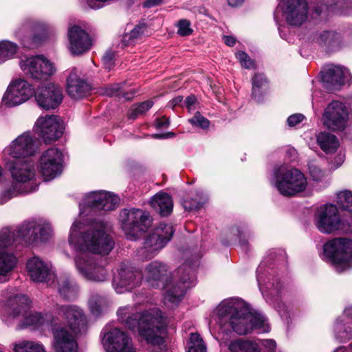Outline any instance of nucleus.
<instances>
[{"label": "nucleus", "instance_id": "1", "mask_svg": "<svg viewBox=\"0 0 352 352\" xmlns=\"http://www.w3.org/2000/svg\"><path fill=\"white\" fill-rule=\"evenodd\" d=\"M70 247L75 251V265L78 272L86 279L94 282H104L109 273L103 261L97 260L93 254L107 255L114 246V241L107 234L102 226H91L83 230L82 224L75 221L69 236Z\"/></svg>", "mask_w": 352, "mask_h": 352}, {"label": "nucleus", "instance_id": "2", "mask_svg": "<svg viewBox=\"0 0 352 352\" xmlns=\"http://www.w3.org/2000/svg\"><path fill=\"white\" fill-rule=\"evenodd\" d=\"M120 322L140 336L153 348L162 349L166 333V318L158 309L138 311L136 307L125 306L118 310Z\"/></svg>", "mask_w": 352, "mask_h": 352}, {"label": "nucleus", "instance_id": "3", "mask_svg": "<svg viewBox=\"0 0 352 352\" xmlns=\"http://www.w3.org/2000/svg\"><path fill=\"white\" fill-rule=\"evenodd\" d=\"M32 301L25 294L13 288L2 291L0 294V317L6 322L17 321L19 329H38L49 324L51 317L31 309Z\"/></svg>", "mask_w": 352, "mask_h": 352}, {"label": "nucleus", "instance_id": "4", "mask_svg": "<svg viewBox=\"0 0 352 352\" xmlns=\"http://www.w3.org/2000/svg\"><path fill=\"white\" fill-rule=\"evenodd\" d=\"M57 320H61L62 323L55 319L52 321L54 350L56 352H78V345L73 333L62 324H67L76 334L85 333L87 321L82 310L76 305H63L57 308Z\"/></svg>", "mask_w": 352, "mask_h": 352}, {"label": "nucleus", "instance_id": "5", "mask_svg": "<svg viewBox=\"0 0 352 352\" xmlns=\"http://www.w3.org/2000/svg\"><path fill=\"white\" fill-rule=\"evenodd\" d=\"M217 316L221 322H228L234 331L239 335H245L253 329L259 333L270 331V326L265 316L258 312H252L241 299L231 298L223 300L217 308Z\"/></svg>", "mask_w": 352, "mask_h": 352}, {"label": "nucleus", "instance_id": "6", "mask_svg": "<svg viewBox=\"0 0 352 352\" xmlns=\"http://www.w3.org/2000/svg\"><path fill=\"white\" fill-rule=\"evenodd\" d=\"M6 164L10 172L13 182L0 193V205L14 197L34 192L38 188V185L34 182L36 170L32 161H8Z\"/></svg>", "mask_w": 352, "mask_h": 352}, {"label": "nucleus", "instance_id": "7", "mask_svg": "<svg viewBox=\"0 0 352 352\" xmlns=\"http://www.w3.org/2000/svg\"><path fill=\"white\" fill-rule=\"evenodd\" d=\"M272 184L285 197H294L307 190V179L300 170L280 166L274 168Z\"/></svg>", "mask_w": 352, "mask_h": 352}, {"label": "nucleus", "instance_id": "8", "mask_svg": "<svg viewBox=\"0 0 352 352\" xmlns=\"http://www.w3.org/2000/svg\"><path fill=\"white\" fill-rule=\"evenodd\" d=\"M197 266V262L192 264L185 263L177 268L175 282L167 289L164 295V302L167 307L173 309L177 307L184 296L186 290L195 285L194 270Z\"/></svg>", "mask_w": 352, "mask_h": 352}, {"label": "nucleus", "instance_id": "9", "mask_svg": "<svg viewBox=\"0 0 352 352\" xmlns=\"http://www.w3.org/2000/svg\"><path fill=\"white\" fill-rule=\"evenodd\" d=\"M323 259L330 263L338 272L352 267V239H333L323 245Z\"/></svg>", "mask_w": 352, "mask_h": 352}, {"label": "nucleus", "instance_id": "10", "mask_svg": "<svg viewBox=\"0 0 352 352\" xmlns=\"http://www.w3.org/2000/svg\"><path fill=\"white\" fill-rule=\"evenodd\" d=\"M53 231L50 223L44 219H32L23 222L16 229L12 230L13 241L32 243L40 241L45 242L52 236Z\"/></svg>", "mask_w": 352, "mask_h": 352}, {"label": "nucleus", "instance_id": "11", "mask_svg": "<svg viewBox=\"0 0 352 352\" xmlns=\"http://www.w3.org/2000/svg\"><path fill=\"white\" fill-rule=\"evenodd\" d=\"M120 220L126 238L131 241L137 240L151 223L148 212L135 208L122 210Z\"/></svg>", "mask_w": 352, "mask_h": 352}, {"label": "nucleus", "instance_id": "12", "mask_svg": "<svg viewBox=\"0 0 352 352\" xmlns=\"http://www.w3.org/2000/svg\"><path fill=\"white\" fill-rule=\"evenodd\" d=\"M173 233L172 225L160 223L145 238L142 247L138 250L139 258L142 260L153 258L170 240Z\"/></svg>", "mask_w": 352, "mask_h": 352}, {"label": "nucleus", "instance_id": "13", "mask_svg": "<svg viewBox=\"0 0 352 352\" xmlns=\"http://www.w3.org/2000/svg\"><path fill=\"white\" fill-rule=\"evenodd\" d=\"M279 12L285 23L292 27H300L309 19V6L306 0H281L274 13L277 21Z\"/></svg>", "mask_w": 352, "mask_h": 352}, {"label": "nucleus", "instance_id": "14", "mask_svg": "<svg viewBox=\"0 0 352 352\" xmlns=\"http://www.w3.org/2000/svg\"><path fill=\"white\" fill-rule=\"evenodd\" d=\"M322 120L323 125L329 130L342 131L349 124V110L343 102L333 100L324 109Z\"/></svg>", "mask_w": 352, "mask_h": 352}, {"label": "nucleus", "instance_id": "15", "mask_svg": "<svg viewBox=\"0 0 352 352\" xmlns=\"http://www.w3.org/2000/svg\"><path fill=\"white\" fill-rule=\"evenodd\" d=\"M36 151L34 140L30 133L25 132L12 141L3 149V155L6 163L8 161L29 160L28 157L34 155Z\"/></svg>", "mask_w": 352, "mask_h": 352}, {"label": "nucleus", "instance_id": "16", "mask_svg": "<svg viewBox=\"0 0 352 352\" xmlns=\"http://www.w3.org/2000/svg\"><path fill=\"white\" fill-rule=\"evenodd\" d=\"M142 279L141 271L129 263H123L119 265L117 273L114 274L113 287L117 293L122 294L140 286Z\"/></svg>", "mask_w": 352, "mask_h": 352}, {"label": "nucleus", "instance_id": "17", "mask_svg": "<svg viewBox=\"0 0 352 352\" xmlns=\"http://www.w3.org/2000/svg\"><path fill=\"white\" fill-rule=\"evenodd\" d=\"M13 242L17 241H13L11 229L3 228L0 231V283L6 282L10 279L12 271L17 265L18 260L16 256L4 250Z\"/></svg>", "mask_w": 352, "mask_h": 352}, {"label": "nucleus", "instance_id": "18", "mask_svg": "<svg viewBox=\"0 0 352 352\" xmlns=\"http://www.w3.org/2000/svg\"><path fill=\"white\" fill-rule=\"evenodd\" d=\"M35 93L34 87L26 80L21 78L14 79L9 84L3 96L2 102L8 107L18 106L35 96Z\"/></svg>", "mask_w": 352, "mask_h": 352}, {"label": "nucleus", "instance_id": "19", "mask_svg": "<svg viewBox=\"0 0 352 352\" xmlns=\"http://www.w3.org/2000/svg\"><path fill=\"white\" fill-rule=\"evenodd\" d=\"M119 197L110 192L96 190L87 193L80 203V214L85 212L83 206L89 207L96 210L111 211L115 210L119 205Z\"/></svg>", "mask_w": 352, "mask_h": 352}, {"label": "nucleus", "instance_id": "20", "mask_svg": "<svg viewBox=\"0 0 352 352\" xmlns=\"http://www.w3.org/2000/svg\"><path fill=\"white\" fill-rule=\"evenodd\" d=\"M263 271V267L261 265L256 270L257 281L261 292L265 298L266 302L270 305H273L282 318L287 317L285 305L283 302L280 301V298L283 292L281 283L278 280H276V283H269L265 285Z\"/></svg>", "mask_w": 352, "mask_h": 352}, {"label": "nucleus", "instance_id": "21", "mask_svg": "<svg viewBox=\"0 0 352 352\" xmlns=\"http://www.w3.org/2000/svg\"><path fill=\"white\" fill-rule=\"evenodd\" d=\"M34 129L45 144H50L61 137L64 128L58 116L46 115L37 119Z\"/></svg>", "mask_w": 352, "mask_h": 352}, {"label": "nucleus", "instance_id": "22", "mask_svg": "<svg viewBox=\"0 0 352 352\" xmlns=\"http://www.w3.org/2000/svg\"><path fill=\"white\" fill-rule=\"evenodd\" d=\"M63 154L56 148L44 151L39 159V171L44 180L50 181L59 175L63 169Z\"/></svg>", "mask_w": 352, "mask_h": 352}, {"label": "nucleus", "instance_id": "23", "mask_svg": "<svg viewBox=\"0 0 352 352\" xmlns=\"http://www.w3.org/2000/svg\"><path fill=\"white\" fill-rule=\"evenodd\" d=\"M341 219L336 206L327 204L321 206L316 214L315 224L319 231L330 234L340 229Z\"/></svg>", "mask_w": 352, "mask_h": 352}, {"label": "nucleus", "instance_id": "24", "mask_svg": "<svg viewBox=\"0 0 352 352\" xmlns=\"http://www.w3.org/2000/svg\"><path fill=\"white\" fill-rule=\"evenodd\" d=\"M102 344L107 352H136L131 338L118 328L104 333Z\"/></svg>", "mask_w": 352, "mask_h": 352}, {"label": "nucleus", "instance_id": "25", "mask_svg": "<svg viewBox=\"0 0 352 352\" xmlns=\"http://www.w3.org/2000/svg\"><path fill=\"white\" fill-rule=\"evenodd\" d=\"M21 68L26 76L35 80H46L55 72L53 65L42 56L29 57L21 61Z\"/></svg>", "mask_w": 352, "mask_h": 352}, {"label": "nucleus", "instance_id": "26", "mask_svg": "<svg viewBox=\"0 0 352 352\" xmlns=\"http://www.w3.org/2000/svg\"><path fill=\"white\" fill-rule=\"evenodd\" d=\"M68 49L73 55H80L90 50L92 43L89 34L78 25L68 28Z\"/></svg>", "mask_w": 352, "mask_h": 352}, {"label": "nucleus", "instance_id": "27", "mask_svg": "<svg viewBox=\"0 0 352 352\" xmlns=\"http://www.w3.org/2000/svg\"><path fill=\"white\" fill-rule=\"evenodd\" d=\"M321 78L324 86L330 90L352 82V76L347 69L333 65L321 72Z\"/></svg>", "mask_w": 352, "mask_h": 352}, {"label": "nucleus", "instance_id": "28", "mask_svg": "<svg viewBox=\"0 0 352 352\" xmlns=\"http://www.w3.org/2000/svg\"><path fill=\"white\" fill-rule=\"evenodd\" d=\"M35 98L41 107L45 109H54L63 100V91L58 85L49 83L35 93Z\"/></svg>", "mask_w": 352, "mask_h": 352}, {"label": "nucleus", "instance_id": "29", "mask_svg": "<svg viewBox=\"0 0 352 352\" xmlns=\"http://www.w3.org/2000/svg\"><path fill=\"white\" fill-rule=\"evenodd\" d=\"M26 270L28 275L34 282H48L54 278L50 265L38 256H33L27 261Z\"/></svg>", "mask_w": 352, "mask_h": 352}, {"label": "nucleus", "instance_id": "30", "mask_svg": "<svg viewBox=\"0 0 352 352\" xmlns=\"http://www.w3.org/2000/svg\"><path fill=\"white\" fill-rule=\"evenodd\" d=\"M168 274L169 268L166 263L154 261L146 265L142 275L151 286L158 287L162 284L165 287L168 278Z\"/></svg>", "mask_w": 352, "mask_h": 352}, {"label": "nucleus", "instance_id": "31", "mask_svg": "<svg viewBox=\"0 0 352 352\" xmlns=\"http://www.w3.org/2000/svg\"><path fill=\"white\" fill-rule=\"evenodd\" d=\"M39 25L38 23L28 20L15 31L16 37L24 47L33 48L40 43L41 39L36 36H32V33L36 31Z\"/></svg>", "mask_w": 352, "mask_h": 352}, {"label": "nucleus", "instance_id": "32", "mask_svg": "<svg viewBox=\"0 0 352 352\" xmlns=\"http://www.w3.org/2000/svg\"><path fill=\"white\" fill-rule=\"evenodd\" d=\"M67 91L75 99L85 97L90 91L89 85L77 76L76 69H73L67 80Z\"/></svg>", "mask_w": 352, "mask_h": 352}, {"label": "nucleus", "instance_id": "33", "mask_svg": "<svg viewBox=\"0 0 352 352\" xmlns=\"http://www.w3.org/2000/svg\"><path fill=\"white\" fill-rule=\"evenodd\" d=\"M150 204L162 216H168L173 211L172 197L164 192H160L154 195L150 201Z\"/></svg>", "mask_w": 352, "mask_h": 352}, {"label": "nucleus", "instance_id": "34", "mask_svg": "<svg viewBox=\"0 0 352 352\" xmlns=\"http://www.w3.org/2000/svg\"><path fill=\"white\" fill-rule=\"evenodd\" d=\"M316 41L327 52L338 50L340 47V35L333 31H323L317 34Z\"/></svg>", "mask_w": 352, "mask_h": 352}, {"label": "nucleus", "instance_id": "35", "mask_svg": "<svg viewBox=\"0 0 352 352\" xmlns=\"http://www.w3.org/2000/svg\"><path fill=\"white\" fill-rule=\"evenodd\" d=\"M316 142L326 154L335 153L340 146L336 136L325 131L320 132L316 135Z\"/></svg>", "mask_w": 352, "mask_h": 352}, {"label": "nucleus", "instance_id": "36", "mask_svg": "<svg viewBox=\"0 0 352 352\" xmlns=\"http://www.w3.org/2000/svg\"><path fill=\"white\" fill-rule=\"evenodd\" d=\"M231 352H261L258 343L247 339H237L232 341L229 344Z\"/></svg>", "mask_w": 352, "mask_h": 352}, {"label": "nucleus", "instance_id": "37", "mask_svg": "<svg viewBox=\"0 0 352 352\" xmlns=\"http://www.w3.org/2000/svg\"><path fill=\"white\" fill-rule=\"evenodd\" d=\"M14 352H45L43 344L34 340H21L14 344Z\"/></svg>", "mask_w": 352, "mask_h": 352}, {"label": "nucleus", "instance_id": "38", "mask_svg": "<svg viewBox=\"0 0 352 352\" xmlns=\"http://www.w3.org/2000/svg\"><path fill=\"white\" fill-rule=\"evenodd\" d=\"M58 290L60 295L65 299H72L77 293L76 285L68 278H61L58 281Z\"/></svg>", "mask_w": 352, "mask_h": 352}, {"label": "nucleus", "instance_id": "39", "mask_svg": "<svg viewBox=\"0 0 352 352\" xmlns=\"http://www.w3.org/2000/svg\"><path fill=\"white\" fill-rule=\"evenodd\" d=\"M207 197L202 192H197L194 197L184 199L182 202L186 210H194L201 208L206 202Z\"/></svg>", "mask_w": 352, "mask_h": 352}, {"label": "nucleus", "instance_id": "40", "mask_svg": "<svg viewBox=\"0 0 352 352\" xmlns=\"http://www.w3.org/2000/svg\"><path fill=\"white\" fill-rule=\"evenodd\" d=\"M136 91L131 89L129 91H125L121 84H114L106 88L105 94L109 96H118L122 97L126 100L133 98Z\"/></svg>", "mask_w": 352, "mask_h": 352}, {"label": "nucleus", "instance_id": "41", "mask_svg": "<svg viewBox=\"0 0 352 352\" xmlns=\"http://www.w3.org/2000/svg\"><path fill=\"white\" fill-rule=\"evenodd\" d=\"M107 305L106 298L96 292L91 294L89 300V307L91 313L96 316L99 315Z\"/></svg>", "mask_w": 352, "mask_h": 352}, {"label": "nucleus", "instance_id": "42", "mask_svg": "<svg viewBox=\"0 0 352 352\" xmlns=\"http://www.w3.org/2000/svg\"><path fill=\"white\" fill-rule=\"evenodd\" d=\"M17 45L8 41L0 42V63L14 57L17 52Z\"/></svg>", "mask_w": 352, "mask_h": 352}, {"label": "nucleus", "instance_id": "43", "mask_svg": "<svg viewBox=\"0 0 352 352\" xmlns=\"http://www.w3.org/2000/svg\"><path fill=\"white\" fill-rule=\"evenodd\" d=\"M335 336L336 339L340 342H345L352 338V327L350 324L345 326L342 324L339 320H337L335 327Z\"/></svg>", "mask_w": 352, "mask_h": 352}, {"label": "nucleus", "instance_id": "44", "mask_svg": "<svg viewBox=\"0 0 352 352\" xmlns=\"http://www.w3.org/2000/svg\"><path fill=\"white\" fill-rule=\"evenodd\" d=\"M153 105V102L151 100H146L139 104H133L128 111L129 118L135 120L139 116L148 111Z\"/></svg>", "mask_w": 352, "mask_h": 352}, {"label": "nucleus", "instance_id": "45", "mask_svg": "<svg viewBox=\"0 0 352 352\" xmlns=\"http://www.w3.org/2000/svg\"><path fill=\"white\" fill-rule=\"evenodd\" d=\"M337 204L340 209L352 212V192L344 190L337 194Z\"/></svg>", "mask_w": 352, "mask_h": 352}, {"label": "nucleus", "instance_id": "46", "mask_svg": "<svg viewBox=\"0 0 352 352\" xmlns=\"http://www.w3.org/2000/svg\"><path fill=\"white\" fill-rule=\"evenodd\" d=\"M188 344V350L187 352H206V346L197 333H190Z\"/></svg>", "mask_w": 352, "mask_h": 352}, {"label": "nucleus", "instance_id": "47", "mask_svg": "<svg viewBox=\"0 0 352 352\" xmlns=\"http://www.w3.org/2000/svg\"><path fill=\"white\" fill-rule=\"evenodd\" d=\"M145 28L143 25L135 26L129 34L124 36L123 41L125 45H129L140 38L144 33Z\"/></svg>", "mask_w": 352, "mask_h": 352}, {"label": "nucleus", "instance_id": "48", "mask_svg": "<svg viewBox=\"0 0 352 352\" xmlns=\"http://www.w3.org/2000/svg\"><path fill=\"white\" fill-rule=\"evenodd\" d=\"M267 83L265 77L261 74H256L252 78V96L256 98L259 94V89Z\"/></svg>", "mask_w": 352, "mask_h": 352}, {"label": "nucleus", "instance_id": "49", "mask_svg": "<svg viewBox=\"0 0 352 352\" xmlns=\"http://www.w3.org/2000/svg\"><path fill=\"white\" fill-rule=\"evenodd\" d=\"M236 57L242 67L249 69H254L255 67L254 62L245 52L243 51L238 52L236 54Z\"/></svg>", "mask_w": 352, "mask_h": 352}, {"label": "nucleus", "instance_id": "50", "mask_svg": "<svg viewBox=\"0 0 352 352\" xmlns=\"http://www.w3.org/2000/svg\"><path fill=\"white\" fill-rule=\"evenodd\" d=\"M189 122L195 126L201 129H207L209 126V120L204 118L199 112H197L195 116L189 119Z\"/></svg>", "mask_w": 352, "mask_h": 352}, {"label": "nucleus", "instance_id": "51", "mask_svg": "<svg viewBox=\"0 0 352 352\" xmlns=\"http://www.w3.org/2000/svg\"><path fill=\"white\" fill-rule=\"evenodd\" d=\"M177 34L182 36H189L192 33L190 23L186 19L179 20L177 23Z\"/></svg>", "mask_w": 352, "mask_h": 352}, {"label": "nucleus", "instance_id": "52", "mask_svg": "<svg viewBox=\"0 0 352 352\" xmlns=\"http://www.w3.org/2000/svg\"><path fill=\"white\" fill-rule=\"evenodd\" d=\"M309 173L315 181L320 182L324 177V173L319 167L315 166H309Z\"/></svg>", "mask_w": 352, "mask_h": 352}, {"label": "nucleus", "instance_id": "53", "mask_svg": "<svg viewBox=\"0 0 352 352\" xmlns=\"http://www.w3.org/2000/svg\"><path fill=\"white\" fill-rule=\"evenodd\" d=\"M261 352H275L276 344L273 340H265L262 342Z\"/></svg>", "mask_w": 352, "mask_h": 352}, {"label": "nucleus", "instance_id": "54", "mask_svg": "<svg viewBox=\"0 0 352 352\" xmlns=\"http://www.w3.org/2000/svg\"><path fill=\"white\" fill-rule=\"evenodd\" d=\"M113 58L114 54L112 52H107L102 58L103 64L108 70L113 66Z\"/></svg>", "mask_w": 352, "mask_h": 352}, {"label": "nucleus", "instance_id": "55", "mask_svg": "<svg viewBox=\"0 0 352 352\" xmlns=\"http://www.w3.org/2000/svg\"><path fill=\"white\" fill-rule=\"evenodd\" d=\"M305 119V116L300 113H296L290 116L287 120L289 126H294L300 123Z\"/></svg>", "mask_w": 352, "mask_h": 352}, {"label": "nucleus", "instance_id": "56", "mask_svg": "<svg viewBox=\"0 0 352 352\" xmlns=\"http://www.w3.org/2000/svg\"><path fill=\"white\" fill-rule=\"evenodd\" d=\"M197 102V98L195 96L191 95L188 96L184 102L182 107H186L188 111H191L195 109V103Z\"/></svg>", "mask_w": 352, "mask_h": 352}, {"label": "nucleus", "instance_id": "57", "mask_svg": "<svg viewBox=\"0 0 352 352\" xmlns=\"http://www.w3.org/2000/svg\"><path fill=\"white\" fill-rule=\"evenodd\" d=\"M163 3V0H145L143 3V7L146 8H151Z\"/></svg>", "mask_w": 352, "mask_h": 352}, {"label": "nucleus", "instance_id": "58", "mask_svg": "<svg viewBox=\"0 0 352 352\" xmlns=\"http://www.w3.org/2000/svg\"><path fill=\"white\" fill-rule=\"evenodd\" d=\"M169 125V119L166 117L157 118L155 120V126L157 128L166 127Z\"/></svg>", "mask_w": 352, "mask_h": 352}, {"label": "nucleus", "instance_id": "59", "mask_svg": "<svg viewBox=\"0 0 352 352\" xmlns=\"http://www.w3.org/2000/svg\"><path fill=\"white\" fill-rule=\"evenodd\" d=\"M182 101H183V97L179 96L175 97L173 100H171L169 102L168 104H169L170 107L173 108V107H175L177 105L180 104L182 102Z\"/></svg>", "mask_w": 352, "mask_h": 352}, {"label": "nucleus", "instance_id": "60", "mask_svg": "<svg viewBox=\"0 0 352 352\" xmlns=\"http://www.w3.org/2000/svg\"><path fill=\"white\" fill-rule=\"evenodd\" d=\"M223 41L225 43L230 47H232L235 45L236 39L231 36H223Z\"/></svg>", "mask_w": 352, "mask_h": 352}, {"label": "nucleus", "instance_id": "61", "mask_svg": "<svg viewBox=\"0 0 352 352\" xmlns=\"http://www.w3.org/2000/svg\"><path fill=\"white\" fill-rule=\"evenodd\" d=\"M244 0H228V3L231 6H238L243 3Z\"/></svg>", "mask_w": 352, "mask_h": 352}, {"label": "nucleus", "instance_id": "62", "mask_svg": "<svg viewBox=\"0 0 352 352\" xmlns=\"http://www.w3.org/2000/svg\"><path fill=\"white\" fill-rule=\"evenodd\" d=\"M344 314L347 316H352V307L346 308L344 311Z\"/></svg>", "mask_w": 352, "mask_h": 352}, {"label": "nucleus", "instance_id": "63", "mask_svg": "<svg viewBox=\"0 0 352 352\" xmlns=\"http://www.w3.org/2000/svg\"><path fill=\"white\" fill-rule=\"evenodd\" d=\"M248 242L244 240H240V245L244 248V250H246L248 248Z\"/></svg>", "mask_w": 352, "mask_h": 352}, {"label": "nucleus", "instance_id": "64", "mask_svg": "<svg viewBox=\"0 0 352 352\" xmlns=\"http://www.w3.org/2000/svg\"><path fill=\"white\" fill-rule=\"evenodd\" d=\"M346 349L344 346H340L339 348H338L336 350H335L334 352H346Z\"/></svg>", "mask_w": 352, "mask_h": 352}]
</instances>
